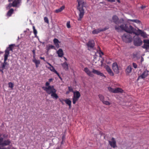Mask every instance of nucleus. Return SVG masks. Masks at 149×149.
<instances>
[{"label":"nucleus","instance_id":"nucleus-1","mask_svg":"<svg viewBox=\"0 0 149 149\" xmlns=\"http://www.w3.org/2000/svg\"><path fill=\"white\" fill-rule=\"evenodd\" d=\"M120 27L122 29L125 30L127 32H128L131 34L133 33L136 36L141 35L143 38H148V35L146 32L139 29L136 30L131 25H129V27H128L126 26L122 25Z\"/></svg>","mask_w":149,"mask_h":149},{"label":"nucleus","instance_id":"nucleus-2","mask_svg":"<svg viewBox=\"0 0 149 149\" xmlns=\"http://www.w3.org/2000/svg\"><path fill=\"white\" fill-rule=\"evenodd\" d=\"M49 84V83L47 82L46 83L45 86L47 87L43 86L42 88L44 90L46 91L47 94H51V96L52 98L56 100L58 97V96L56 93V90L54 88L53 86H50Z\"/></svg>","mask_w":149,"mask_h":149},{"label":"nucleus","instance_id":"nucleus-3","mask_svg":"<svg viewBox=\"0 0 149 149\" xmlns=\"http://www.w3.org/2000/svg\"><path fill=\"white\" fill-rule=\"evenodd\" d=\"M77 1L78 4L77 9L79 11V18L78 19V20L81 21L85 13L83 8L85 7L86 3L84 0H77Z\"/></svg>","mask_w":149,"mask_h":149},{"label":"nucleus","instance_id":"nucleus-4","mask_svg":"<svg viewBox=\"0 0 149 149\" xmlns=\"http://www.w3.org/2000/svg\"><path fill=\"white\" fill-rule=\"evenodd\" d=\"M84 71L86 73V74L89 77H93L94 75L92 73L94 74H96L97 75H100L101 77H105L104 74L100 72L97 70H96L93 69V70L92 72L90 71L89 69L87 67L84 68Z\"/></svg>","mask_w":149,"mask_h":149},{"label":"nucleus","instance_id":"nucleus-5","mask_svg":"<svg viewBox=\"0 0 149 149\" xmlns=\"http://www.w3.org/2000/svg\"><path fill=\"white\" fill-rule=\"evenodd\" d=\"M124 34L122 36V38L123 41L126 43H130L132 42V36L130 34V33Z\"/></svg>","mask_w":149,"mask_h":149},{"label":"nucleus","instance_id":"nucleus-6","mask_svg":"<svg viewBox=\"0 0 149 149\" xmlns=\"http://www.w3.org/2000/svg\"><path fill=\"white\" fill-rule=\"evenodd\" d=\"M134 44L135 46H140L142 44L141 39L138 36L134 37Z\"/></svg>","mask_w":149,"mask_h":149},{"label":"nucleus","instance_id":"nucleus-7","mask_svg":"<svg viewBox=\"0 0 149 149\" xmlns=\"http://www.w3.org/2000/svg\"><path fill=\"white\" fill-rule=\"evenodd\" d=\"M81 95L80 93L77 91L73 92V96L72 98V102L74 104L76 103L80 97Z\"/></svg>","mask_w":149,"mask_h":149},{"label":"nucleus","instance_id":"nucleus-8","mask_svg":"<svg viewBox=\"0 0 149 149\" xmlns=\"http://www.w3.org/2000/svg\"><path fill=\"white\" fill-rule=\"evenodd\" d=\"M112 19L113 22L116 24H119L120 23H123L124 22L123 19H121L119 20L118 17L116 15L113 16Z\"/></svg>","mask_w":149,"mask_h":149},{"label":"nucleus","instance_id":"nucleus-9","mask_svg":"<svg viewBox=\"0 0 149 149\" xmlns=\"http://www.w3.org/2000/svg\"><path fill=\"white\" fill-rule=\"evenodd\" d=\"M112 69L114 72L117 74H118L119 72V70L120 69V67L118 66L116 63L114 62L113 63L112 65Z\"/></svg>","mask_w":149,"mask_h":149},{"label":"nucleus","instance_id":"nucleus-10","mask_svg":"<svg viewBox=\"0 0 149 149\" xmlns=\"http://www.w3.org/2000/svg\"><path fill=\"white\" fill-rule=\"evenodd\" d=\"M15 46V44H11L9 45V47L5 50L4 55L9 56L10 55V51H12L13 52V48Z\"/></svg>","mask_w":149,"mask_h":149},{"label":"nucleus","instance_id":"nucleus-11","mask_svg":"<svg viewBox=\"0 0 149 149\" xmlns=\"http://www.w3.org/2000/svg\"><path fill=\"white\" fill-rule=\"evenodd\" d=\"M47 64L49 65L50 67H48L47 68L49 69L51 71L56 74L59 77V78L61 79V77L60 76V75L58 72L55 70L53 66L51 65L49 63H47Z\"/></svg>","mask_w":149,"mask_h":149},{"label":"nucleus","instance_id":"nucleus-12","mask_svg":"<svg viewBox=\"0 0 149 149\" xmlns=\"http://www.w3.org/2000/svg\"><path fill=\"white\" fill-rule=\"evenodd\" d=\"M143 47L146 49H149V39H144Z\"/></svg>","mask_w":149,"mask_h":149},{"label":"nucleus","instance_id":"nucleus-13","mask_svg":"<svg viewBox=\"0 0 149 149\" xmlns=\"http://www.w3.org/2000/svg\"><path fill=\"white\" fill-rule=\"evenodd\" d=\"M111 140V141H109V143L111 147L115 148L116 147V142L114 138H112Z\"/></svg>","mask_w":149,"mask_h":149},{"label":"nucleus","instance_id":"nucleus-14","mask_svg":"<svg viewBox=\"0 0 149 149\" xmlns=\"http://www.w3.org/2000/svg\"><path fill=\"white\" fill-rule=\"evenodd\" d=\"M105 68L110 75L111 76H113L114 75V74L113 72L108 65H106L105 66Z\"/></svg>","mask_w":149,"mask_h":149},{"label":"nucleus","instance_id":"nucleus-15","mask_svg":"<svg viewBox=\"0 0 149 149\" xmlns=\"http://www.w3.org/2000/svg\"><path fill=\"white\" fill-rule=\"evenodd\" d=\"M106 30L105 29H95L92 31V33L93 34H97L101 31H103Z\"/></svg>","mask_w":149,"mask_h":149},{"label":"nucleus","instance_id":"nucleus-16","mask_svg":"<svg viewBox=\"0 0 149 149\" xmlns=\"http://www.w3.org/2000/svg\"><path fill=\"white\" fill-rule=\"evenodd\" d=\"M148 72L147 70L144 71L139 77H141L142 79L145 78L148 75Z\"/></svg>","mask_w":149,"mask_h":149},{"label":"nucleus","instance_id":"nucleus-17","mask_svg":"<svg viewBox=\"0 0 149 149\" xmlns=\"http://www.w3.org/2000/svg\"><path fill=\"white\" fill-rule=\"evenodd\" d=\"M58 56L60 57H63L64 55V53L62 49H59L57 52Z\"/></svg>","mask_w":149,"mask_h":149},{"label":"nucleus","instance_id":"nucleus-18","mask_svg":"<svg viewBox=\"0 0 149 149\" xmlns=\"http://www.w3.org/2000/svg\"><path fill=\"white\" fill-rule=\"evenodd\" d=\"M94 43L93 40H90L87 43V45L88 47L93 48L94 46Z\"/></svg>","mask_w":149,"mask_h":149},{"label":"nucleus","instance_id":"nucleus-19","mask_svg":"<svg viewBox=\"0 0 149 149\" xmlns=\"http://www.w3.org/2000/svg\"><path fill=\"white\" fill-rule=\"evenodd\" d=\"M10 143V141L8 139L5 140L2 143L1 146H8L9 145Z\"/></svg>","mask_w":149,"mask_h":149},{"label":"nucleus","instance_id":"nucleus-20","mask_svg":"<svg viewBox=\"0 0 149 149\" xmlns=\"http://www.w3.org/2000/svg\"><path fill=\"white\" fill-rule=\"evenodd\" d=\"M62 100L65 102V103L68 104L70 108L71 107V101L68 99H66L65 100Z\"/></svg>","mask_w":149,"mask_h":149},{"label":"nucleus","instance_id":"nucleus-21","mask_svg":"<svg viewBox=\"0 0 149 149\" xmlns=\"http://www.w3.org/2000/svg\"><path fill=\"white\" fill-rule=\"evenodd\" d=\"M14 13V9L13 8H11L10 9L8 12L7 13V16L8 17H10Z\"/></svg>","mask_w":149,"mask_h":149},{"label":"nucleus","instance_id":"nucleus-22","mask_svg":"<svg viewBox=\"0 0 149 149\" xmlns=\"http://www.w3.org/2000/svg\"><path fill=\"white\" fill-rule=\"evenodd\" d=\"M123 90L121 89V88H115L114 91L113 93H122L123 92Z\"/></svg>","mask_w":149,"mask_h":149},{"label":"nucleus","instance_id":"nucleus-23","mask_svg":"<svg viewBox=\"0 0 149 149\" xmlns=\"http://www.w3.org/2000/svg\"><path fill=\"white\" fill-rule=\"evenodd\" d=\"M61 65L65 70H67L68 69V65L66 62H65L64 63L62 64Z\"/></svg>","mask_w":149,"mask_h":149},{"label":"nucleus","instance_id":"nucleus-24","mask_svg":"<svg viewBox=\"0 0 149 149\" xmlns=\"http://www.w3.org/2000/svg\"><path fill=\"white\" fill-rule=\"evenodd\" d=\"M20 0H15L13 2L12 6L13 7H16L20 3Z\"/></svg>","mask_w":149,"mask_h":149},{"label":"nucleus","instance_id":"nucleus-25","mask_svg":"<svg viewBox=\"0 0 149 149\" xmlns=\"http://www.w3.org/2000/svg\"><path fill=\"white\" fill-rule=\"evenodd\" d=\"M8 56L7 55H4V62L3 63L5 64L6 65H8V63L6 62Z\"/></svg>","mask_w":149,"mask_h":149},{"label":"nucleus","instance_id":"nucleus-26","mask_svg":"<svg viewBox=\"0 0 149 149\" xmlns=\"http://www.w3.org/2000/svg\"><path fill=\"white\" fill-rule=\"evenodd\" d=\"M122 25H124V26H128V27H129V26H128V25H124V24H122ZM122 25H120V26H116L115 27V29L118 32H119L120 31V28L122 30H124L125 31H126L125 30H123V29H122L121 28H120V26Z\"/></svg>","mask_w":149,"mask_h":149},{"label":"nucleus","instance_id":"nucleus-27","mask_svg":"<svg viewBox=\"0 0 149 149\" xmlns=\"http://www.w3.org/2000/svg\"><path fill=\"white\" fill-rule=\"evenodd\" d=\"M51 49H55V47L53 45H49L46 47V49L48 51Z\"/></svg>","mask_w":149,"mask_h":149},{"label":"nucleus","instance_id":"nucleus-28","mask_svg":"<svg viewBox=\"0 0 149 149\" xmlns=\"http://www.w3.org/2000/svg\"><path fill=\"white\" fill-rule=\"evenodd\" d=\"M132 70L131 66L130 65L128 66L126 69V72L128 74L130 73L131 72Z\"/></svg>","mask_w":149,"mask_h":149},{"label":"nucleus","instance_id":"nucleus-29","mask_svg":"<svg viewBox=\"0 0 149 149\" xmlns=\"http://www.w3.org/2000/svg\"><path fill=\"white\" fill-rule=\"evenodd\" d=\"M65 8V6H63L61 7L60 8L56 9L55 10V12L56 13H58L62 11Z\"/></svg>","mask_w":149,"mask_h":149},{"label":"nucleus","instance_id":"nucleus-30","mask_svg":"<svg viewBox=\"0 0 149 149\" xmlns=\"http://www.w3.org/2000/svg\"><path fill=\"white\" fill-rule=\"evenodd\" d=\"M6 65L2 63L1 64V66L0 67V70L2 72H3V70L5 69Z\"/></svg>","mask_w":149,"mask_h":149},{"label":"nucleus","instance_id":"nucleus-31","mask_svg":"<svg viewBox=\"0 0 149 149\" xmlns=\"http://www.w3.org/2000/svg\"><path fill=\"white\" fill-rule=\"evenodd\" d=\"M33 62L35 63L36 65H39L40 63V60H37L35 58L33 60Z\"/></svg>","mask_w":149,"mask_h":149},{"label":"nucleus","instance_id":"nucleus-32","mask_svg":"<svg viewBox=\"0 0 149 149\" xmlns=\"http://www.w3.org/2000/svg\"><path fill=\"white\" fill-rule=\"evenodd\" d=\"M128 21H132V22H134L135 23H136L137 24H140L141 22L137 19H129L128 20Z\"/></svg>","mask_w":149,"mask_h":149},{"label":"nucleus","instance_id":"nucleus-33","mask_svg":"<svg viewBox=\"0 0 149 149\" xmlns=\"http://www.w3.org/2000/svg\"><path fill=\"white\" fill-rule=\"evenodd\" d=\"M99 97L100 98V100L103 102L104 100V96L101 94H99L98 95Z\"/></svg>","mask_w":149,"mask_h":149},{"label":"nucleus","instance_id":"nucleus-34","mask_svg":"<svg viewBox=\"0 0 149 149\" xmlns=\"http://www.w3.org/2000/svg\"><path fill=\"white\" fill-rule=\"evenodd\" d=\"M108 89L109 91L113 93V92L114 91L115 88H113L111 87H108Z\"/></svg>","mask_w":149,"mask_h":149},{"label":"nucleus","instance_id":"nucleus-35","mask_svg":"<svg viewBox=\"0 0 149 149\" xmlns=\"http://www.w3.org/2000/svg\"><path fill=\"white\" fill-rule=\"evenodd\" d=\"M33 33L35 36H36L37 32L36 30L35 29V27L34 26H33Z\"/></svg>","mask_w":149,"mask_h":149},{"label":"nucleus","instance_id":"nucleus-36","mask_svg":"<svg viewBox=\"0 0 149 149\" xmlns=\"http://www.w3.org/2000/svg\"><path fill=\"white\" fill-rule=\"evenodd\" d=\"M102 102L104 104L106 105H109L111 104L110 103L107 101L104 100V101Z\"/></svg>","mask_w":149,"mask_h":149},{"label":"nucleus","instance_id":"nucleus-37","mask_svg":"<svg viewBox=\"0 0 149 149\" xmlns=\"http://www.w3.org/2000/svg\"><path fill=\"white\" fill-rule=\"evenodd\" d=\"M44 21L47 24H49V21L48 18L47 17H44Z\"/></svg>","mask_w":149,"mask_h":149},{"label":"nucleus","instance_id":"nucleus-38","mask_svg":"<svg viewBox=\"0 0 149 149\" xmlns=\"http://www.w3.org/2000/svg\"><path fill=\"white\" fill-rule=\"evenodd\" d=\"M9 87L10 88L13 89V88L14 86L12 82H9L8 84Z\"/></svg>","mask_w":149,"mask_h":149},{"label":"nucleus","instance_id":"nucleus-39","mask_svg":"<svg viewBox=\"0 0 149 149\" xmlns=\"http://www.w3.org/2000/svg\"><path fill=\"white\" fill-rule=\"evenodd\" d=\"M54 44H56L58 42H60L56 38H54L53 40Z\"/></svg>","mask_w":149,"mask_h":149},{"label":"nucleus","instance_id":"nucleus-40","mask_svg":"<svg viewBox=\"0 0 149 149\" xmlns=\"http://www.w3.org/2000/svg\"><path fill=\"white\" fill-rule=\"evenodd\" d=\"M68 91L70 92H72L73 93V92H74L73 91V88L71 87H68Z\"/></svg>","mask_w":149,"mask_h":149},{"label":"nucleus","instance_id":"nucleus-41","mask_svg":"<svg viewBox=\"0 0 149 149\" xmlns=\"http://www.w3.org/2000/svg\"><path fill=\"white\" fill-rule=\"evenodd\" d=\"M66 26L68 28H70V22H68L67 23Z\"/></svg>","mask_w":149,"mask_h":149},{"label":"nucleus","instance_id":"nucleus-42","mask_svg":"<svg viewBox=\"0 0 149 149\" xmlns=\"http://www.w3.org/2000/svg\"><path fill=\"white\" fill-rule=\"evenodd\" d=\"M132 65L134 68H137V65L136 63H133Z\"/></svg>","mask_w":149,"mask_h":149},{"label":"nucleus","instance_id":"nucleus-43","mask_svg":"<svg viewBox=\"0 0 149 149\" xmlns=\"http://www.w3.org/2000/svg\"><path fill=\"white\" fill-rule=\"evenodd\" d=\"M60 42H58L57 43H56V44H54V45H55L56 47L57 48H58L59 47V43H60Z\"/></svg>","mask_w":149,"mask_h":149},{"label":"nucleus","instance_id":"nucleus-44","mask_svg":"<svg viewBox=\"0 0 149 149\" xmlns=\"http://www.w3.org/2000/svg\"><path fill=\"white\" fill-rule=\"evenodd\" d=\"M147 7V6H145V5H142L141 7H140V8L142 9V10H143L145 8H146V7Z\"/></svg>","mask_w":149,"mask_h":149},{"label":"nucleus","instance_id":"nucleus-45","mask_svg":"<svg viewBox=\"0 0 149 149\" xmlns=\"http://www.w3.org/2000/svg\"><path fill=\"white\" fill-rule=\"evenodd\" d=\"M3 141V138H0V146H1L2 143Z\"/></svg>","mask_w":149,"mask_h":149},{"label":"nucleus","instance_id":"nucleus-46","mask_svg":"<svg viewBox=\"0 0 149 149\" xmlns=\"http://www.w3.org/2000/svg\"><path fill=\"white\" fill-rule=\"evenodd\" d=\"M107 1L111 2H113L115 1V0H107Z\"/></svg>","mask_w":149,"mask_h":149},{"label":"nucleus","instance_id":"nucleus-47","mask_svg":"<svg viewBox=\"0 0 149 149\" xmlns=\"http://www.w3.org/2000/svg\"><path fill=\"white\" fill-rule=\"evenodd\" d=\"M63 99H59V101L62 104H63L64 103L63 102V101L62 100Z\"/></svg>","mask_w":149,"mask_h":149},{"label":"nucleus","instance_id":"nucleus-48","mask_svg":"<svg viewBox=\"0 0 149 149\" xmlns=\"http://www.w3.org/2000/svg\"><path fill=\"white\" fill-rule=\"evenodd\" d=\"M100 54H102V55H103L104 54V53H103V52H102L101 51H100V56L101 57V56L100 55Z\"/></svg>","mask_w":149,"mask_h":149},{"label":"nucleus","instance_id":"nucleus-49","mask_svg":"<svg viewBox=\"0 0 149 149\" xmlns=\"http://www.w3.org/2000/svg\"><path fill=\"white\" fill-rule=\"evenodd\" d=\"M12 6V4H11L10 3H9L8 6V7L9 8L11 7Z\"/></svg>","mask_w":149,"mask_h":149},{"label":"nucleus","instance_id":"nucleus-50","mask_svg":"<svg viewBox=\"0 0 149 149\" xmlns=\"http://www.w3.org/2000/svg\"><path fill=\"white\" fill-rule=\"evenodd\" d=\"M61 145L63 144V137L62 138V141L61 142Z\"/></svg>","mask_w":149,"mask_h":149},{"label":"nucleus","instance_id":"nucleus-51","mask_svg":"<svg viewBox=\"0 0 149 149\" xmlns=\"http://www.w3.org/2000/svg\"><path fill=\"white\" fill-rule=\"evenodd\" d=\"M40 59H41L43 60L44 61H45V58L44 57H40Z\"/></svg>","mask_w":149,"mask_h":149},{"label":"nucleus","instance_id":"nucleus-52","mask_svg":"<svg viewBox=\"0 0 149 149\" xmlns=\"http://www.w3.org/2000/svg\"><path fill=\"white\" fill-rule=\"evenodd\" d=\"M32 52H33V55H35V50H33L32 51Z\"/></svg>","mask_w":149,"mask_h":149},{"label":"nucleus","instance_id":"nucleus-53","mask_svg":"<svg viewBox=\"0 0 149 149\" xmlns=\"http://www.w3.org/2000/svg\"><path fill=\"white\" fill-rule=\"evenodd\" d=\"M70 92H69V91H67V92H66V94H69Z\"/></svg>","mask_w":149,"mask_h":149},{"label":"nucleus","instance_id":"nucleus-54","mask_svg":"<svg viewBox=\"0 0 149 149\" xmlns=\"http://www.w3.org/2000/svg\"><path fill=\"white\" fill-rule=\"evenodd\" d=\"M52 80V79H49V81L51 82Z\"/></svg>","mask_w":149,"mask_h":149},{"label":"nucleus","instance_id":"nucleus-55","mask_svg":"<svg viewBox=\"0 0 149 149\" xmlns=\"http://www.w3.org/2000/svg\"><path fill=\"white\" fill-rule=\"evenodd\" d=\"M36 65V67L37 68H38V65Z\"/></svg>","mask_w":149,"mask_h":149},{"label":"nucleus","instance_id":"nucleus-56","mask_svg":"<svg viewBox=\"0 0 149 149\" xmlns=\"http://www.w3.org/2000/svg\"><path fill=\"white\" fill-rule=\"evenodd\" d=\"M0 149H8L5 148H0Z\"/></svg>","mask_w":149,"mask_h":149},{"label":"nucleus","instance_id":"nucleus-57","mask_svg":"<svg viewBox=\"0 0 149 149\" xmlns=\"http://www.w3.org/2000/svg\"><path fill=\"white\" fill-rule=\"evenodd\" d=\"M13 0H8V1L9 2H11Z\"/></svg>","mask_w":149,"mask_h":149},{"label":"nucleus","instance_id":"nucleus-58","mask_svg":"<svg viewBox=\"0 0 149 149\" xmlns=\"http://www.w3.org/2000/svg\"><path fill=\"white\" fill-rule=\"evenodd\" d=\"M117 1L119 3H120V0H117Z\"/></svg>","mask_w":149,"mask_h":149},{"label":"nucleus","instance_id":"nucleus-59","mask_svg":"<svg viewBox=\"0 0 149 149\" xmlns=\"http://www.w3.org/2000/svg\"><path fill=\"white\" fill-rule=\"evenodd\" d=\"M63 137V141H64V136H62V138Z\"/></svg>","mask_w":149,"mask_h":149},{"label":"nucleus","instance_id":"nucleus-60","mask_svg":"<svg viewBox=\"0 0 149 149\" xmlns=\"http://www.w3.org/2000/svg\"><path fill=\"white\" fill-rule=\"evenodd\" d=\"M33 57H34V58H35V55H33Z\"/></svg>","mask_w":149,"mask_h":149},{"label":"nucleus","instance_id":"nucleus-61","mask_svg":"<svg viewBox=\"0 0 149 149\" xmlns=\"http://www.w3.org/2000/svg\"><path fill=\"white\" fill-rule=\"evenodd\" d=\"M11 149H16L13 148H12Z\"/></svg>","mask_w":149,"mask_h":149},{"label":"nucleus","instance_id":"nucleus-62","mask_svg":"<svg viewBox=\"0 0 149 149\" xmlns=\"http://www.w3.org/2000/svg\"><path fill=\"white\" fill-rule=\"evenodd\" d=\"M56 149H60L59 148H56Z\"/></svg>","mask_w":149,"mask_h":149},{"label":"nucleus","instance_id":"nucleus-63","mask_svg":"<svg viewBox=\"0 0 149 149\" xmlns=\"http://www.w3.org/2000/svg\"><path fill=\"white\" fill-rule=\"evenodd\" d=\"M64 58H65V60H67V59L65 58L64 57Z\"/></svg>","mask_w":149,"mask_h":149},{"label":"nucleus","instance_id":"nucleus-64","mask_svg":"<svg viewBox=\"0 0 149 149\" xmlns=\"http://www.w3.org/2000/svg\"><path fill=\"white\" fill-rule=\"evenodd\" d=\"M141 61H143V60H142V59H141Z\"/></svg>","mask_w":149,"mask_h":149}]
</instances>
